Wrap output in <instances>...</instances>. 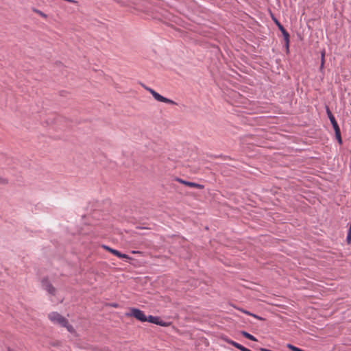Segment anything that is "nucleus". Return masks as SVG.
I'll list each match as a JSON object with an SVG mask.
<instances>
[{
    "mask_svg": "<svg viewBox=\"0 0 351 351\" xmlns=\"http://www.w3.org/2000/svg\"><path fill=\"white\" fill-rule=\"evenodd\" d=\"M48 318L49 319L52 324L58 325L61 327L66 328V330L71 333L75 332L73 327L69 323L66 318L60 315L59 313L51 312L49 313Z\"/></svg>",
    "mask_w": 351,
    "mask_h": 351,
    "instance_id": "1",
    "label": "nucleus"
},
{
    "mask_svg": "<svg viewBox=\"0 0 351 351\" xmlns=\"http://www.w3.org/2000/svg\"><path fill=\"white\" fill-rule=\"evenodd\" d=\"M126 317H133L140 322H146V315L144 312L136 308H131L128 313H125Z\"/></svg>",
    "mask_w": 351,
    "mask_h": 351,
    "instance_id": "2",
    "label": "nucleus"
},
{
    "mask_svg": "<svg viewBox=\"0 0 351 351\" xmlns=\"http://www.w3.org/2000/svg\"><path fill=\"white\" fill-rule=\"evenodd\" d=\"M145 89L152 94L153 97L156 101H160V102H162V103H165V104H171V105H175L176 104L175 101H173L171 99H169L168 98H166V97L162 96L158 93L155 91L154 89H152V88H149V87H145Z\"/></svg>",
    "mask_w": 351,
    "mask_h": 351,
    "instance_id": "3",
    "label": "nucleus"
},
{
    "mask_svg": "<svg viewBox=\"0 0 351 351\" xmlns=\"http://www.w3.org/2000/svg\"><path fill=\"white\" fill-rule=\"evenodd\" d=\"M146 322H148L149 323L155 324L156 325H159L161 326H167V324H166L165 322L161 320V319L159 317L156 316H152L149 315L148 317L146 316Z\"/></svg>",
    "mask_w": 351,
    "mask_h": 351,
    "instance_id": "4",
    "label": "nucleus"
},
{
    "mask_svg": "<svg viewBox=\"0 0 351 351\" xmlns=\"http://www.w3.org/2000/svg\"><path fill=\"white\" fill-rule=\"evenodd\" d=\"M42 287L46 290L49 293L54 295L56 292L55 288L49 283V282L43 279L41 282Z\"/></svg>",
    "mask_w": 351,
    "mask_h": 351,
    "instance_id": "5",
    "label": "nucleus"
},
{
    "mask_svg": "<svg viewBox=\"0 0 351 351\" xmlns=\"http://www.w3.org/2000/svg\"><path fill=\"white\" fill-rule=\"evenodd\" d=\"M179 182L190 187L197 188L199 189H203L204 188V185L195 182H188L182 180H179Z\"/></svg>",
    "mask_w": 351,
    "mask_h": 351,
    "instance_id": "6",
    "label": "nucleus"
},
{
    "mask_svg": "<svg viewBox=\"0 0 351 351\" xmlns=\"http://www.w3.org/2000/svg\"><path fill=\"white\" fill-rule=\"evenodd\" d=\"M327 114L328 116V118L331 122V124L332 125V127L335 129H337L339 128V125L337 124V122L335 118V117L333 116V114L331 113L330 110H329V108H327Z\"/></svg>",
    "mask_w": 351,
    "mask_h": 351,
    "instance_id": "7",
    "label": "nucleus"
},
{
    "mask_svg": "<svg viewBox=\"0 0 351 351\" xmlns=\"http://www.w3.org/2000/svg\"><path fill=\"white\" fill-rule=\"evenodd\" d=\"M110 253H112V254H114L121 258H125L128 260L132 259V258L130 257L129 256H128L127 254H122L120 252H119L118 250H114V249H112V250H110Z\"/></svg>",
    "mask_w": 351,
    "mask_h": 351,
    "instance_id": "8",
    "label": "nucleus"
},
{
    "mask_svg": "<svg viewBox=\"0 0 351 351\" xmlns=\"http://www.w3.org/2000/svg\"><path fill=\"white\" fill-rule=\"evenodd\" d=\"M278 28L280 30V32H282V35L284 36V39L285 40H288V38H289V34L285 30V29L283 27V26L281 24H278Z\"/></svg>",
    "mask_w": 351,
    "mask_h": 351,
    "instance_id": "9",
    "label": "nucleus"
},
{
    "mask_svg": "<svg viewBox=\"0 0 351 351\" xmlns=\"http://www.w3.org/2000/svg\"><path fill=\"white\" fill-rule=\"evenodd\" d=\"M335 136L339 142V144H341L342 143V140H341V131H340V128H337V129H335Z\"/></svg>",
    "mask_w": 351,
    "mask_h": 351,
    "instance_id": "10",
    "label": "nucleus"
},
{
    "mask_svg": "<svg viewBox=\"0 0 351 351\" xmlns=\"http://www.w3.org/2000/svg\"><path fill=\"white\" fill-rule=\"evenodd\" d=\"M33 12H35L36 14H38L39 16H40L43 19H47V15L46 14H45L43 12H42L41 10H40L33 9Z\"/></svg>",
    "mask_w": 351,
    "mask_h": 351,
    "instance_id": "11",
    "label": "nucleus"
},
{
    "mask_svg": "<svg viewBox=\"0 0 351 351\" xmlns=\"http://www.w3.org/2000/svg\"><path fill=\"white\" fill-rule=\"evenodd\" d=\"M241 334L246 338L250 339V340H252V341H256V339H255V337L254 336H252V335L247 333V332H245V331H242L241 332Z\"/></svg>",
    "mask_w": 351,
    "mask_h": 351,
    "instance_id": "12",
    "label": "nucleus"
},
{
    "mask_svg": "<svg viewBox=\"0 0 351 351\" xmlns=\"http://www.w3.org/2000/svg\"><path fill=\"white\" fill-rule=\"evenodd\" d=\"M8 183V180L4 178H2V177H0V184H7Z\"/></svg>",
    "mask_w": 351,
    "mask_h": 351,
    "instance_id": "13",
    "label": "nucleus"
},
{
    "mask_svg": "<svg viewBox=\"0 0 351 351\" xmlns=\"http://www.w3.org/2000/svg\"><path fill=\"white\" fill-rule=\"evenodd\" d=\"M285 40V46H286L287 51L288 52L289 51V38H288V40Z\"/></svg>",
    "mask_w": 351,
    "mask_h": 351,
    "instance_id": "14",
    "label": "nucleus"
},
{
    "mask_svg": "<svg viewBox=\"0 0 351 351\" xmlns=\"http://www.w3.org/2000/svg\"><path fill=\"white\" fill-rule=\"evenodd\" d=\"M102 247H103L104 249H105L106 250H107V251L110 252V250H112V248H111V247H108V246H107V245H102Z\"/></svg>",
    "mask_w": 351,
    "mask_h": 351,
    "instance_id": "15",
    "label": "nucleus"
},
{
    "mask_svg": "<svg viewBox=\"0 0 351 351\" xmlns=\"http://www.w3.org/2000/svg\"><path fill=\"white\" fill-rule=\"evenodd\" d=\"M67 2L72 3H77V1L75 0H65Z\"/></svg>",
    "mask_w": 351,
    "mask_h": 351,
    "instance_id": "16",
    "label": "nucleus"
},
{
    "mask_svg": "<svg viewBox=\"0 0 351 351\" xmlns=\"http://www.w3.org/2000/svg\"><path fill=\"white\" fill-rule=\"evenodd\" d=\"M272 18H273V20L274 21V22L276 23V24L278 26V24H280V23L278 22V21L276 19H275L274 16H272Z\"/></svg>",
    "mask_w": 351,
    "mask_h": 351,
    "instance_id": "17",
    "label": "nucleus"
},
{
    "mask_svg": "<svg viewBox=\"0 0 351 351\" xmlns=\"http://www.w3.org/2000/svg\"><path fill=\"white\" fill-rule=\"evenodd\" d=\"M272 18H273V20L274 21V22L276 23V24L278 26V24H280V23L278 22V21L276 19H275L274 16H272Z\"/></svg>",
    "mask_w": 351,
    "mask_h": 351,
    "instance_id": "18",
    "label": "nucleus"
},
{
    "mask_svg": "<svg viewBox=\"0 0 351 351\" xmlns=\"http://www.w3.org/2000/svg\"><path fill=\"white\" fill-rule=\"evenodd\" d=\"M325 53H326L325 50H323V51L321 52V57H324V58H325Z\"/></svg>",
    "mask_w": 351,
    "mask_h": 351,
    "instance_id": "19",
    "label": "nucleus"
},
{
    "mask_svg": "<svg viewBox=\"0 0 351 351\" xmlns=\"http://www.w3.org/2000/svg\"><path fill=\"white\" fill-rule=\"evenodd\" d=\"M321 63H322V64H324V63H325V58L321 57Z\"/></svg>",
    "mask_w": 351,
    "mask_h": 351,
    "instance_id": "20",
    "label": "nucleus"
},
{
    "mask_svg": "<svg viewBox=\"0 0 351 351\" xmlns=\"http://www.w3.org/2000/svg\"><path fill=\"white\" fill-rule=\"evenodd\" d=\"M324 66V64H322V63H321L320 68H319L320 71H323Z\"/></svg>",
    "mask_w": 351,
    "mask_h": 351,
    "instance_id": "21",
    "label": "nucleus"
},
{
    "mask_svg": "<svg viewBox=\"0 0 351 351\" xmlns=\"http://www.w3.org/2000/svg\"><path fill=\"white\" fill-rule=\"evenodd\" d=\"M133 254H140L141 252L139 251H132Z\"/></svg>",
    "mask_w": 351,
    "mask_h": 351,
    "instance_id": "22",
    "label": "nucleus"
},
{
    "mask_svg": "<svg viewBox=\"0 0 351 351\" xmlns=\"http://www.w3.org/2000/svg\"><path fill=\"white\" fill-rule=\"evenodd\" d=\"M111 306H113V307H117V304H112Z\"/></svg>",
    "mask_w": 351,
    "mask_h": 351,
    "instance_id": "23",
    "label": "nucleus"
}]
</instances>
